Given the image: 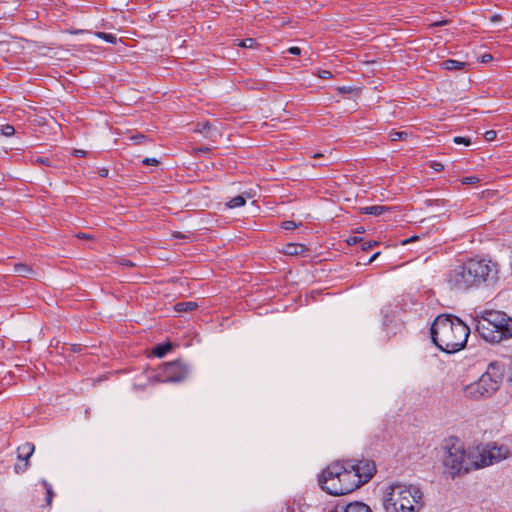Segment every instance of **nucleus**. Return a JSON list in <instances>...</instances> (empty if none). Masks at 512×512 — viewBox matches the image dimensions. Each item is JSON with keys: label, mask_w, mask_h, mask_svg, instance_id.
Segmentation results:
<instances>
[{"label": "nucleus", "mask_w": 512, "mask_h": 512, "mask_svg": "<svg viewBox=\"0 0 512 512\" xmlns=\"http://www.w3.org/2000/svg\"><path fill=\"white\" fill-rule=\"evenodd\" d=\"M496 137V132L494 130H489L485 133V139L487 141H492Z\"/></svg>", "instance_id": "nucleus-34"}, {"label": "nucleus", "mask_w": 512, "mask_h": 512, "mask_svg": "<svg viewBox=\"0 0 512 512\" xmlns=\"http://www.w3.org/2000/svg\"><path fill=\"white\" fill-rule=\"evenodd\" d=\"M408 137V133L406 131H392L389 133V138L391 141L404 140Z\"/></svg>", "instance_id": "nucleus-21"}, {"label": "nucleus", "mask_w": 512, "mask_h": 512, "mask_svg": "<svg viewBox=\"0 0 512 512\" xmlns=\"http://www.w3.org/2000/svg\"><path fill=\"white\" fill-rule=\"evenodd\" d=\"M35 450V446L32 443L26 442L18 447L17 453H18V460L19 463L15 464V472L16 473H23L27 470L29 463L28 460L31 457Z\"/></svg>", "instance_id": "nucleus-10"}, {"label": "nucleus", "mask_w": 512, "mask_h": 512, "mask_svg": "<svg viewBox=\"0 0 512 512\" xmlns=\"http://www.w3.org/2000/svg\"><path fill=\"white\" fill-rule=\"evenodd\" d=\"M196 151L208 152V151H210V148L208 146H206L204 148H199V149L194 148V154L196 153Z\"/></svg>", "instance_id": "nucleus-44"}, {"label": "nucleus", "mask_w": 512, "mask_h": 512, "mask_svg": "<svg viewBox=\"0 0 512 512\" xmlns=\"http://www.w3.org/2000/svg\"><path fill=\"white\" fill-rule=\"evenodd\" d=\"M142 163L146 166H149V165H157V164H159V161L155 158H144L142 160Z\"/></svg>", "instance_id": "nucleus-32"}, {"label": "nucleus", "mask_w": 512, "mask_h": 512, "mask_svg": "<svg viewBox=\"0 0 512 512\" xmlns=\"http://www.w3.org/2000/svg\"><path fill=\"white\" fill-rule=\"evenodd\" d=\"M254 42H255L254 39L248 38V39L240 41L238 45L241 47H252Z\"/></svg>", "instance_id": "nucleus-29"}, {"label": "nucleus", "mask_w": 512, "mask_h": 512, "mask_svg": "<svg viewBox=\"0 0 512 512\" xmlns=\"http://www.w3.org/2000/svg\"><path fill=\"white\" fill-rule=\"evenodd\" d=\"M83 32H84L83 30L70 31V33H72V34H79V33H83Z\"/></svg>", "instance_id": "nucleus-46"}, {"label": "nucleus", "mask_w": 512, "mask_h": 512, "mask_svg": "<svg viewBox=\"0 0 512 512\" xmlns=\"http://www.w3.org/2000/svg\"><path fill=\"white\" fill-rule=\"evenodd\" d=\"M378 244H379V242H377V241H372V240L366 241V242H363L362 249L364 251H368Z\"/></svg>", "instance_id": "nucleus-28"}, {"label": "nucleus", "mask_w": 512, "mask_h": 512, "mask_svg": "<svg viewBox=\"0 0 512 512\" xmlns=\"http://www.w3.org/2000/svg\"><path fill=\"white\" fill-rule=\"evenodd\" d=\"M107 174H108V170H103L101 173V176H107Z\"/></svg>", "instance_id": "nucleus-49"}, {"label": "nucleus", "mask_w": 512, "mask_h": 512, "mask_svg": "<svg viewBox=\"0 0 512 512\" xmlns=\"http://www.w3.org/2000/svg\"><path fill=\"white\" fill-rule=\"evenodd\" d=\"M361 241V239L357 236L350 237L347 242L348 244H355L357 242Z\"/></svg>", "instance_id": "nucleus-38"}, {"label": "nucleus", "mask_w": 512, "mask_h": 512, "mask_svg": "<svg viewBox=\"0 0 512 512\" xmlns=\"http://www.w3.org/2000/svg\"><path fill=\"white\" fill-rule=\"evenodd\" d=\"M383 507L385 512H420L423 493L414 485L393 483L385 489Z\"/></svg>", "instance_id": "nucleus-5"}, {"label": "nucleus", "mask_w": 512, "mask_h": 512, "mask_svg": "<svg viewBox=\"0 0 512 512\" xmlns=\"http://www.w3.org/2000/svg\"><path fill=\"white\" fill-rule=\"evenodd\" d=\"M483 389H484V387L477 380V381L465 386L464 394L466 397H468L470 399H474V400H477V399H480L483 397H489V395Z\"/></svg>", "instance_id": "nucleus-12"}, {"label": "nucleus", "mask_w": 512, "mask_h": 512, "mask_svg": "<svg viewBox=\"0 0 512 512\" xmlns=\"http://www.w3.org/2000/svg\"><path fill=\"white\" fill-rule=\"evenodd\" d=\"M462 184L464 185H472V184H476L479 182V178L476 177V176H468V177H464L462 180H461Z\"/></svg>", "instance_id": "nucleus-26"}, {"label": "nucleus", "mask_w": 512, "mask_h": 512, "mask_svg": "<svg viewBox=\"0 0 512 512\" xmlns=\"http://www.w3.org/2000/svg\"><path fill=\"white\" fill-rule=\"evenodd\" d=\"M503 367L496 363H491L486 372L478 379L479 383L484 387V391L491 396L495 393L503 380Z\"/></svg>", "instance_id": "nucleus-8"}, {"label": "nucleus", "mask_w": 512, "mask_h": 512, "mask_svg": "<svg viewBox=\"0 0 512 512\" xmlns=\"http://www.w3.org/2000/svg\"><path fill=\"white\" fill-rule=\"evenodd\" d=\"M196 133L212 142H215L219 136L218 130L212 127L208 121L198 122L196 128H194V134Z\"/></svg>", "instance_id": "nucleus-11"}, {"label": "nucleus", "mask_w": 512, "mask_h": 512, "mask_svg": "<svg viewBox=\"0 0 512 512\" xmlns=\"http://www.w3.org/2000/svg\"><path fill=\"white\" fill-rule=\"evenodd\" d=\"M174 308L178 312L190 311V310H192V302L191 301L180 302V303H177L174 306Z\"/></svg>", "instance_id": "nucleus-22"}, {"label": "nucleus", "mask_w": 512, "mask_h": 512, "mask_svg": "<svg viewBox=\"0 0 512 512\" xmlns=\"http://www.w3.org/2000/svg\"><path fill=\"white\" fill-rule=\"evenodd\" d=\"M318 77L322 79H329L332 77V73L329 70H319Z\"/></svg>", "instance_id": "nucleus-30"}, {"label": "nucleus", "mask_w": 512, "mask_h": 512, "mask_svg": "<svg viewBox=\"0 0 512 512\" xmlns=\"http://www.w3.org/2000/svg\"><path fill=\"white\" fill-rule=\"evenodd\" d=\"M455 144H464L466 146L470 145L471 141L469 138L457 136L453 139Z\"/></svg>", "instance_id": "nucleus-27"}, {"label": "nucleus", "mask_w": 512, "mask_h": 512, "mask_svg": "<svg viewBox=\"0 0 512 512\" xmlns=\"http://www.w3.org/2000/svg\"><path fill=\"white\" fill-rule=\"evenodd\" d=\"M13 272L16 275H18L20 277H25V278H30L33 275H35L33 268L25 263H16L13 266Z\"/></svg>", "instance_id": "nucleus-13"}, {"label": "nucleus", "mask_w": 512, "mask_h": 512, "mask_svg": "<svg viewBox=\"0 0 512 512\" xmlns=\"http://www.w3.org/2000/svg\"><path fill=\"white\" fill-rule=\"evenodd\" d=\"M337 90L340 93H351L353 91V88L352 87H348V86H342V87H338Z\"/></svg>", "instance_id": "nucleus-35"}, {"label": "nucleus", "mask_w": 512, "mask_h": 512, "mask_svg": "<svg viewBox=\"0 0 512 512\" xmlns=\"http://www.w3.org/2000/svg\"><path fill=\"white\" fill-rule=\"evenodd\" d=\"M281 227L285 230H293L298 227V224L294 221L287 220L282 222Z\"/></svg>", "instance_id": "nucleus-25"}, {"label": "nucleus", "mask_w": 512, "mask_h": 512, "mask_svg": "<svg viewBox=\"0 0 512 512\" xmlns=\"http://www.w3.org/2000/svg\"><path fill=\"white\" fill-rule=\"evenodd\" d=\"M447 23H448L447 20H443V21L433 23L432 26H441V25H445Z\"/></svg>", "instance_id": "nucleus-45"}, {"label": "nucleus", "mask_w": 512, "mask_h": 512, "mask_svg": "<svg viewBox=\"0 0 512 512\" xmlns=\"http://www.w3.org/2000/svg\"><path fill=\"white\" fill-rule=\"evenodd\" d=\"M73 155L76 157H84L86 155V152L84 150L75 149L73 151Z\"/></svg>", "instance_id": "nucleus-37"}, {"label": "nucleus", "mask_w": 512, "mask_h": 512, "mask_svg": "<svg viewBox=\"0 0 512 512\" xmlns=\"http://www.w3.org/2000/svg\"><path fill=\"white\" fill-rule=\"evenodd\" d=\"M440 66L445 70H461L465 66V62L448 59L440 63Z\"/></svg>", "instance_id": "nucleus-17"}, {"label": "nucleus", "mask_w": 512, "mask_h": 512, "mask_svg": "<svg viewBox=\"0 0 512 512\" xmlns=\"http://www.w3.org/2000/svg\"><path fill=\"white\" fill-rule=\"evenodd\" d=\"M512 456L506 444L497 442L465 450L460 444H452L444 457V465L452 477L499 463Z\"/></svg>", "instance_id": "nucleus-1"}, {"label": "nucleus", "mask_w": 512, "mask_h": 512, "mask_svg": "<svg viewBox=\"0 0 512 512\" xmlns=\"http://www.w3.org/2000/svg\"><path fill=\"white\" fill-rule=\"evenodd\" d=\"M1 133L4 136H12L15 133V128L9 124L3 125L1 127Z\"/></svg>", "instance_id": "nucleus-23"}, {"label": "nucleus", "mask_w": 512, "mask_h": 512, "mask_svg": "<svg viewBox=\"0 0 512 512\" xmlns=\"http://www.w3.org/2000/svg\"><path fill=\"white\" fill-rule=\"evenodd\" d=\"M41 484L43 485V487L46 491V498H45L46 504H47V506H50L53 501V497H54V491L52 489V486L46 480H42Z\"/></svg>", "instance_id": "nucleus-18"}, {"label": "nucleus", "mask_w": 512, "mask_h": 512, "mask_svg": "<svg viewBox=\"0 0 512 512\" xmlns=\"http://www.w3.org/2000/svg\"><path fill=\"white\" fill-rule=\"evenodd\" d=\"M418 239V236H413L411 238L405 239L401 242L402 245H407L408 243H411Z\"/></svg>", "instance_id": "nucleus-39"}, {"label": "nucleus", "mask_w": 512, "mask_h": 512, "mask_svg": "<svg viewBox=\"0 0 512 512\" xmlns=\"http://www.w3.org/2000/svg\"><path fill=\"white\" fill-rule=\"evenodd\" d=\"M246 203L245 198L242 195H238L233 197L228 203L227 206L229 208H238L244 206Z\"/></svg>", "instance_id": "nucleus-19"}, {"label": "nucleus", "mask_w": 512, "mask_h": 512, "mask_svg": "<svg viewBox=\"0 0 512 512\" xmlns=\"http://www.w3.org/2000/svg\"><path fill=\"white\" fill-rule=\"evenodd\" d=\"M357 478L361 480V485L367 483L375 474L376 466L370 460H347Z\"/></svg>", "instance_id": "nucleus-9"}, {"label": "nucleus", "mask_w": 512, "mask_h": 512, "mask_svg": "<svg viewBox=\"0 0 512 512\" xmlns=\"http://www.w3.org/2000/svg\"><path fill=\"white\" fill-rule=\"evenodd\" d=\"M379 255H380V252H376V253H374V254L370 257V259L368 260V264H371L373 261H375V260L378 258V256H379Z\"/></svg>", "instance_id": "nucleus-40"}, {"label": "nucleus", "mask_w": 512, "mask_h": 512, "mask_svg": "<svg viewBox=\"0 0 512 512\" xmlns=\"http://www.w3.org/2000/svg\"><path fill=\"white\" fill-rule=\"evenodd\" d=\"M77 237H78V238H80V239H90V238H91V236H90V235L85 234V233H79V234L77 235Z\"/></svg>", "instance_id": "nucleus-42"}, {"label": "nucleus", "mask_w": 512, "mask_h": 512, "mask_svg": "<svg viewBox=\"0 0 512 512\" xmlns=\"http://www.w3.org/2000/svg\"><path fill=\"white\" fill-rule=\"evenodd\" d=\"M490 272L491 267L484 260L469 259L449 269L445 281L452 290L467 291L484 283Z\"/></svg>", "instance_id": "nucleus-3"}, {"label": "nucleus", "mask_w": 512, "mask_h": 512, "mask_svg": "<svg viewBox=\"0 0 512 512\" xmlns=\"http://www.w3.org/2000/svg\"><path fill=\"white\" fill-rule=\"evenodd\" d=\"M469 327L458 317L440 315L431 326V337L435 345L447 353H454L466 345Z\"/></svg>", "instance_id": "nucleus-2"}, {"label": "nucleus", "mask_w": 512, "mask_h": 512, "mask_svg": "<svg viewBox=\"0 0 512 512\" xmlns=\"http://www.w3.org/2000/svg\"><path fill=\"white\" fill-rule=\"evenodd\" d=\"M479 335L487 342L499 343L512 337V318L500 311H486L475 319Z\"/></svg>", "instance_id": "nucleus-6"}, {"label": "nucleus", "mask_w": 512, "mask_h": 512, "mask_svg": "<svg viewBox=\"0 0 512 512\" xmlns=\"http://www.w3.org/2000/svg\"><path fill=\"white\" fill-rule=\"evenodd\" d=\"M35 161L41 165L50 166V160L47 157H37Z\"/></svg>", "instance_id": "nucleus-33"}, {"label": "nucleus", "mask_w": 512, "mask_h": 512, "mask_svg": "<svg viewBox=\"0 0 512 512\" xmlns=\"http://www.w3.org/2000/svg\"><path fill=\"white\" fill-rule=\"evenodd\" d=\"M491 20H492V21H497V20H498V15H493V16L491 17Z\"/></svg>", "instance_id": "nucleus-47"}, {"label": "nucleus", "mask_w": 512, "mask_h": 512, "mask_svg": "<svg viewBox=\"0 0 512 512\" xmlns=\"http://www.w3.org/2000/svg\"><path fill=\"white\" fill-rule=\"evenodd\" d=\"M121 264H122L123 266H127V267H132V266H134V263H132L130 260H123V261L121 262Z\"/></svg>", "instance_id": "nucleus-41"}, {"label": "nucleus", "mask_w": 512, "mask_h": 512, "mask_svg": "<svg viewBox=\"0 0 512 512\" xmlns=\"http://www.w3.org/2000/svg\"><path fill=\"white\" fill-rule=\"evenodd\" d=\"M135 144H142L147 141V137L144 134H135L130 137Z\"/></svg>", "instance_id": "nucleus-24"}, {"label": "nucleus", "mask_w": 512, "mask_h": 512, "mask_svg": "<svg viewBox=\"0 0 512 512\" xmlns=\"http://www.w3.org/2000/svg\"><path fill=\"white\" fill-rule=\"evenodd\" d=\"M430 167L433 170L437 171V172H439V171L444 169V165L442 163H440V162H437V161H432L431 164H430Z\"/></svg>", "instance_id": "nucleus-31"}, {"label": "nucleus", "mask_w": 512, "mask_h": 512, "mask_svg": "<svg viewBox=\"0 0 512 512\" xmlns=\"http://www.w3.org/2000/svg\"><path fill=\"white\" fill-rule=\"evenodd\" d=\"M288 52L293 55H299L301 53V49L299 47L293 46L288 49Z\"/></svg>", "instance_id": "nucleus-36"}, {"label": "nucleus", "mask_w": 512, "mask_h": 512, "mask_svg": "<svg viewBox=\"0 0 512 512\" xmlns=\"http://www.w3.org/2000/svg\"><path fill=\"white\" fill-rule=\"evenodd\" d=\"M95 35L108 42V43H111V44H116L117 43V38L114 34H111V33H106V32H96Z\"/></svg>", "instance_id": "nucleus-20"}, {"label": "nucleus", "mask_w": 512, "mask_h": 512, "mask_svg": "<svg viewBox=\"0 0 512 512\" xmlns=\"http://www.w3.org/2000/svg\"><path fill=\"white\" fill-rule=\"evenodd\" d=\"M491 59H492V56H491L490 54H485V55H483V57H482V61H483V62H488V61H490Z\"/></svg>", "instance_id": "nucleus-43"}, {"label": "nucleus", "mask_w": 512, "mask_h": 512, "mask_svg": "<svg viewBox=\"0 0 512 512\" xmlns=\"http://www.w3.org/2000/svg\"><path fill=\"white\" fill-rule=\"evenodd\" d=\"M319 484L327 493L335 496L346 495L361 486L347 460L335 461L323 470Z\"/></svg>", "instance_id": "nucleus-4"}, {"label": "nucleus", "mask_w": 512, "mask_h": 512, "mask_svg": "<svg viewBox=\"0 0 512 512\" xmlns=\"http://www.w3.org/2000/svg\"><path fill=\"white\" fill-rule=\"evenodd\" d=\"M306 251H307V248L303 244H297V243L286 244L283 248L284 254L290 255V256L302 255Z\"/></svg>", "instance_id": "nucleus-14"}, {"label": "nucleus", "mask_w": 512, "mask_h": 512, "mask_svg": "<svg viewBox=\"0 0 512 512\" xmlns=\"http://www.w3.org/2000/svg\"><path fill=\"white\" fill-rule=\"evenodd\" d=\"M389 210H390V208L388 206L373 205V206H368V207L362 208V213L369 214V215H374V216H380V215H382L383 213H385L386 211H389Z\"/></svg>", "instance_id": "nucleus-16"}, {"label": "nucleus", "mask_w": 512, "mask_h": 512, "mask_svg": "<svg viewBox=\"0 0 512 512\" xmlns=\"http://www.w3.org/2000/svg\"><path fill=\"white\" fill-rule=\"evenodd\" d=\"M188 373V366L180 360H175L161 365L157 369L155 378L160 382H180L188 376Z\"/></svg>", "instance_id": "nucleus-7"}, {"label": "nucleus", "mask_w": 512, "mask_h": 512, "mask_svg": "<svg viewBox=\"0 0 512 512\" xmlns=\"http://www.w3.org/2000/svg\"><path fill=\"white\" fill-rule=\"evenodd\" d=\"M322 156H323V154H321V153H316V154H314V156H313V157H314V158H319V157H322Z\"/></svg>", "instance_id": "nucleus-48"}, {"label": "nucleus", "mask_w": 512, "mask_h": 512, "mask_svg": "<svg viewBox=\"0 0 512 512\" xmlns=\"http://www.w3.org/2000/svg\"><path fill=\"white\" fill-rule=\"evenodd\" d=\"M173 349V344L171 342H164L156 345L153 347L151 353L153 356L162 358L164 357L168 352H170Z\"/></svg>", "instance_id": "nucleus-15"}]
</instances>
